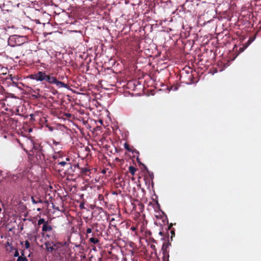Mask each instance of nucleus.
Returning <instances> with one entry per match:
<instances>
[{"label": "nucleus", "mask_w": 261, "mask_h": 261, "mask_svg": "<svg viewBox=\"0 0 261 261\" xmlns=\"http://www.w3.org/2000/svg\"><path fill=\"white\" fill-rule=\"evenodd\" d=\"M50 148L51 147L49 145L39 143V145H36V148L32 151L33 154L28 153L29 158L33 163L38 165L42 164L45 161L47 150Z\"/></svg>", "instance_id": "obj_1"}, {"label": "nucleus", "mask_w": 261, "mask_h": 261, "mask_svg": "<svg viewBox=\"0 0 261 261\" xmlns=\"http://www.w3.org/2000/svg\"><path fill=\"white\" fill-rule=\"evenodd\" d=\"M31 79L38 81H46L49 84L52 85H56L58 88H65L68 89L69 86L61 81H59L57 79V77L53 75V74H47L45 72L39 71L37 73L32 74L31 75Z\"/></svg>", "instance_id": "obj_2"}, {"label": "nucleus", "mask_w": 261, "mask_h": 261, "mask_svg": "<svg viewBox=\"0 0 261 261\" xmlns=\"http://www.w3.org/2000/svg\"><path fill=\"white\" fill-rule=\"evenodd\" d=\"M44 245L47 252L61 257L64 251V246L62 243L55 241H47Z\"/></svg>", "instance_id": "obj_3"}, {"label": "nucleus", "mask_w": 261, "mask_h": 261, "mask_svg": "<svg viewBox=\"0 0 261 261\" xmlns=\"http://www.w3.org/2000/svg\"><path fill=\"white\" fill-rule=\"evenodd\" d=\"M19 143L21 147L27 153L28 152H32L36 148V145H39V144L35 143L34 140L30 138H24L22 142H19Z\"/></svg>", "instance_id": "obj_4"}, {"label": "nucleus", "mask_w": 261, "mask_h": 261, "mask_svg": "<svg viewBox=\"0 0 261 261\" xmlns=\"http://www.w3.org/2000/svg\"><path fill=\"white\" fill-rule=\"evenodd\" d=\"M23 37L18 35L10 36L8 40V45L14 47L23 44Z\"/></svg>", "instance_id": "obj_5"}, {"label": "nucleus", "mask_w": 261, "mask_h": 261, "mask_svg": "<svg viewBox=\"0 0 261 261\" xmlns=\"http://www.w3.org/2000/svg\"><path fill=\"white\" fill-rule=\"evenodd\" d=\"M42 236L44 237L45 239H47V241H55L57 239V233L54 230L51 231L45 232V233H42Z\"/></svg>", "instance_id": "obj_6"}, {"label": "nucleus", "mask_w": 261, "mask_h": 261, "mask_svg": "<svg viewBox=\"0 0 261 261\" xmlns=\"http://www.w3.org/2000/svg\"><path fill=\"white\" fill-rule=\"evenodd\" d=\"M181 78H188V81H183L182 82L185 83L186 84H191L193 81V76L192 74H190L188 72H186V74L184 75V72H182L180 75Z\"/></svg>", "instance_id": "obj_7"}, {"label": "nucleus", "mask_w": 261, "mask_h": 261, "mask_svg": "<svg viewBox=\"0 0 261 261\" xmlns=\"http://www.w3.org/2000/svg\"><path fill=\"white\" fill-rule=\"evenodd\" d=\"M70 161L69 158L67 157L66 158V161H60L59 160H58L57 162L58 163V165H60L62 167L66 166L67 168H70L71 167V165L70 163H68L67 162H69Z\"/></svg>", "instance_id": "obj_8"}, {"label": "nucleus", "mask_w": 261, "mask_h": 261, "mask_svg": "<svg viewBox=\"0 0 261 261\" xmlns=\"http://www.w3.org/2000/svg\"><path fill=\"white\" fill-rule=\"evenodd\" d=\"M53 230H54L53 227L50 225L49 224L48 222L46 223V224H44V225H43L42 226V233H45V232L51 231Z\"/></svg>", "instance_id": "obj_9"}, {"label": "nucleus", "mask_w": 261, "mask_h": 261, "mask_svg": "<svg viewBox=\"0 0 261 261\" xmlns=\"http://www.w3.org/2000/svg\"><path fill=\"white\" fill-rule=\"evenodd\" d=\"M9 76H10V79L11 80V81L12 82V85L13 86L19 88V83H18L17 82L18 78L17 77H16L15 76H13L12 74L10 75Z\"/></svg>", "instance_id": "obj_10"}, {"label": "nucleus", "mask_w": 261, "mask_h": 261, "mask_svg": "<svg viewBox=\"0 0 261 261\" xmlns=\"http://www.w3.org/2000/svg\"><path fill=\"white\" fill-rule=\"evenodd\" d=\"M91 174L90 170L87 168H83L81 170V174L82 176H89Z\"/></svg>", "instance_id": "obj_11"}, {"label": "nucleus", "mask_w": 261, "mask_h": 261, "mask_svg": "<svg viewBox=\"0 0 261 261\" xmlns=\"http://www.w3.org/2000/svg\"><path fill=\"white\" fill-rule=\"evenodd\" d=\"M64 156H65L64 152L62 151H60L56 152L53 155V158L54 160H59L60 158H62Z\"/></svg>", "instance_id": "obj_12"}, {"label": "nucleus", "mask_w": 261, "mask_h": 261, "mask_svg": "<svg viewBox=\"0 0 261 261\" xmlns=\"http://www.w3.org/2000/svg\"><path fill=\"white\" fill-rule=\"evenodd\" d=\"M25 250H22L21 254L18 256L17 261H28L27 256L25 255Z\"/></svg>", "instance_id": "obj_13"}, {"label": "nucleus", "mask_w": 261, "mask_h": 261, "mask_svg": "<svg viewBox=\"0 0 261 261\" xmlns=\"http://www.w3.org/2000/svg\"><path fill=\"white\" fill-rule=\"evenodd\" d=\"M170 245H171V244L169 242H166V243H164L163 244V246H162V252H164V251H168L167 249L169 247V246H170Z\"/></svg>", "instance_id": "obj_14"}, {"label": "nucleus", "mask_w": 261, "mask_h": 261, "mask_svg": "<svg viewBox=\"0 0 261 261\" xmlns=\"http://www.w3.org/2000/svg\"><path fill=\"white\" fill-rule=\"evenodd\" d=\"M163 253V261H169V252L168 251H164Z\"/></svg>", "instance_id": "obj_15"}, {"label": "nucleus", "mask_w": 261, "mask_h": 261, "mask_svg": "<svg viewBox=\"0 0 261 261\" xmlns=\"http://www.w3.org/2000/svg\"><path fill=\"white\" fill-rule=\"evenodd\" d=\"M128 170L132 175H134L137 170V169L133 166H130L128 168Z\"/></svg>", "instance_id": "obj_16"}, {"label": "nucleus", "mask_w": 261, "mask_h": 261, "mask_svg": "<svg viewBox=\"0 0 261 261\" xmlns=\"http://www.w3.org/2000/svg\"><path fill=\"white\" fill-rule=\"evenodd\" d=\"M31 199H32V201L33 202V203L34 204H37L38 203H43V200L39 199V198H37V200H36L35 198H34V196H32L31 197Z\"/></svg>", "instance_id": "obj_17"}, {"label": "nucleus", "mask_w": 261, "mask_h": 261, "mask_svg": "<svg viewBox=\"0 0 261 261\" xmlns=\"http://www.w3.org/2000/svg\"><path fill=\"white\" fill-rule=\"evenodd\" d=\"M89 242L94 244H97L99 242V240L96 238L92 237L89 239Z\"/></svg>", "instance_id": "obj_18"}, {"label": "nucleus", "mask_w": 261, "mask_h": 261, "mask_svg": "<svg viewBox=\"0 0 261 261\" xmlns=\"http://www.w3.org/2000/svg\"><path fill=\"white\" fill-rule=\"evenodd\" d=\"M48 222L47 221H45L44 218H40L39 220L38 221V225H40L41 224L44 225V224H46V223Z\"/></svg>", "instance_id": "obj_19"}, {"label": "nucleus", "mask_w": 261, "mask_h": 261, "mask_svg": "<svg viewBox=\"0 0 261 261\" xmlns=\"http://www.w3.org/2000/svg\"><path fill=\"white\" fill-rule=\"evenodd\" d=\"M20 1L21 0H11V2L15 6H17L18 7V6L20 4Z\"/></svg>", "instance_id": "obj_20"}, {"label": "nucleus", "mask_w": 261, "mask_h": 261, "mask_svg": "<svg viewBox=\"0 0 261 261\" xmlns=\"http://www.w3.org/2000/svg\"><path fill=\"white\" fill-rule=\"evenodd\" d=\"M24 245L26 249H29L30 247V243L28 240L25 241Z\"/></svg>", "instance_id": "obj_21"}, {"label": "nucleus", "mask_w": 261, "mask_h": 261, "mask_svg": "<svg viewBox=\"0 0 261 261\" xmlns=\"http://www.w3.org/2000/svg\"><path fill=\"white\" fill-rule=\"evenodd\" d=\"M14 256L15 257H18L19 256V253L18 252V251L17 250H16L14 254Z\"/></svg>", "instance_id": "obj_22"}, {"label": "nucleus", "mask_w": 261, "mask_h": 261, "mask_svg": "<svg viewBox=\"0 0 261 261\" xmlns=\"http://www.w3.org/2000/svg\"><path fill=\"white\" fill-rule=\"evenodd\" d=\"M92 232V229L90 228H88L87 229V230H86V233L88 234V233H90L91 232Z\"/></svg>", "instance_id": "obj_23"}, {"label": "nucleus", "mask_w": 261, "mask_h": 261, "mask_svg": "<svg viewBox=\"0 0 261 261\" xmlns=\"http://www.w3.org/2000/svg\"><path fill=\"white\" fill-rule=\"evenodd\" d=\"M125 148L128 150L130 151V149L128 147V145L127 144H125Z\"/></svg>", "instance_id": "obj_24"}, {"label": "nucleus", "mask_w": 261, "mask_h": 261, "mask_svg": "<svg viewBox=\"0 0 261 261\" xmlns=\"http://www.w3.org/2000/svg\"><path fill=\"white\" fill-rule=\"evenodd\" d=\"M65 115L66 116V117L67 118H70L71 116V115L70 114V113H66L65 114Z\"/></svg>", "instance_id": "obj_25"}, {"label": "nucleus", "mask_w": 261, "mask_h": 261, "mask_svg": "<svg viewBox=\"0 0 261 261\" xmlns=\"http://www.w3.org/2000/svg\"><path fill=\"white\" fill-rule=\"evenodd\" d=\"M170 232H171V233L172 234L171 238H172V237L175 236L174 231L173 230H171Z\"/></svg>", "instance_id": "obj_26"}, {"label": "nucleus", "mask_w": 261, "mask_h": 261, "mask_svg": "<svg viewBox=\"0 0 261 261\" xmlns=\"http://www.w3.org/2000/svg\"><path fill=\"white\" fill-rule=\"evenodd\" d=\"M13 56L16 59H18L19 58V56L18 55H13Z\"/></svg>", "instance_id": "obj_27"}, {"label": "nucleus", "mask_w": 261, "mask_h": 261, "mask_svg": "<svg viewBox=\"0 0 261 261\" xmlns=\"http://www.w3.org/2000/svg\"><path fill=\"white\" fill-rule=\"evenodd\" d=\"M80 207L81 208H84V203H81L80 205Z\"/></svg>", "instance_id": "obj_28"}, {"label": "nucleus", "mask_w": 261, "mask_h": 261, "mask_svg": "<svg viewBox=\"0 0 261 261\" xmlns=\"http://www.w3.org/2000/svg\"><path fill=\"white\" fill-rule=\"evenodd\" d=\"M148 173H149V176H150V177L151 179H153V173L150 174L149 172H148Z\"/></svg>", "instance_id": "obj_29"}, {"label": "nucleus", "mask_w": 261, "mask_h": 261, "mask_svg": "<svg viewBox=\"0 0 261 261\" xmlns=\"http://www.w3.org/2000/svg\"><path fill=\"white\" fill-rule=\"evenodd\" d=\"M130 229L133 231H135L137 229V228L136 227H132L130 228Z\"/></svg>", "instance_id": "obj_30"}, {"label": "nucleus", "mask_w": 261, "mask_h": 261, "mask_svg": "<svg viewBox=\"0 0 261 261\" xmlns=\"http://www.w3.org/2000/svg\"><path fill=\"white\" fill-rule=\"evenodd\" d=\"M53 143H54V144H56V145H57L58 144V143H57L55 141H54Z\"/></svg>", "instance_id": "obj_31"}, {"label": "nucleus", "mask_w": 261, "mask_h": 261, "mask_svg": "<svg viewBox=\"0 0 261 261\" xmlns=\"http://www.w3.org/2000/svg\"><path fill=\"white\" fill-rule=\"evenodd\" d=\"M160 233V235H161V236H162V235H163V232H161H161H160V233Z\"/></svg>", "instance_id": "obj_32"}, {"label": "nucleus", "mask_w": 261, "mask_h": 261, "mask_svg": "<svg viewBox=\"0 0 261 261\" xmlns=\"http://www.w3.org/2000/svg\"><path fill=\"white\" fill-rule=\"evenodd\" d=\"M116 161H119V159L118 158H116L115 159Z\"/></svg>", "instance_id": "obj_33"}, {"label": "nucleus", "mask_w": 261, "mask_h": 261, "mask_svg": "<svg viewBox=\"0 0 261 261\" xmlns=\"http://www.w3.org/2000/svg\"><path fill=\"white\" fill-rule=\"evenodd\" d=\"M30 255H31V253H29V254H28V256L30 257Z\"/></svg>", "instance_id": "obj_34"}, {"label": "nucleus", "mask_w": 261, "mask_h": 261, "mask_svg": "<svg viewBox=\"0 0 261 261\" xmlns=\"http://www.w3.org/2000/svg\"><path fill=\"white\" fill-rule=\"evenodd\" d=\"M171 226V225L170 226V227H169V229H170V227Z\"/></svg>", "instance_id": "obj_35"}]
</instances>
